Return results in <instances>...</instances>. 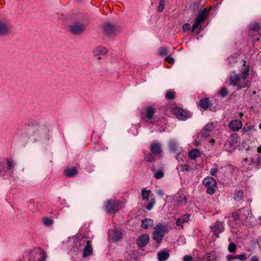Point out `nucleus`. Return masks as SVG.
<instances>
[{
	"instance_id": "nucleus-36",
	"label": "nucleus",
	"mask_w": 261,
	"mask_h": 261,
	"mask_svg": "<svg viewBox=\"0 0 261 261\" xmlns=\"http://www.w3.org/2000/svg\"><path fill=\"white\" fill-rule=\"evenodd\" d=\"M169 53L168 50L166 47H161L159 49L158 54L161 56H165Z\"/></svg>"
},
{
	"instance_id": "nucleus-64",
	"label": "nucleus",
	"mask_w": 261,
	"mask_h": 261,
	"mask_svg": "<svg viewBox=\"0 0 261 261\" xmlns=\"http://www.w3.org/2000/svg\"><path fill=\"white\" fill-rule=\"evenodd\" d=\"M195 261H201V257L198 258L196 260H195Z\"/></svg>"
},
{
	"instance_id": "nucleus-57",
	"label": "nucleus",
	"mask_w": 261,
	"mask_h": 261,
	"mask_svg": "<svg viewBox=\"0 0 261 261\" xmlns=\"http://www.w3.org/2000/svg\"><path fill=\"white\" fill-rule=\"evenodd\" d=\"M226 259L228 261H230V260H232L233 259H235V255H231V254H228V255H227L226 256Z\"/></svg>"
},
{
	"instance_id": "nucleus-45",
	"label": "nucleus",
	"mask_w": 261,
	"mask_h": 261,
	"mask_svg": "<svg viewBox=\"0 0 261 261\" xmlns=\"http://www.w3.org/2000/svg\"><path fill=\"white\" fill-rule=\"evenodd\" d=\"M250 29L251 31H258L261 29V26L259 23H255L251 25Z\"/></svg>"
},
{
	"instance_id": "nucleus-42",
	"label": "nucleus",
	"mask_w": 261,
	"mask_h": 261,
	"mask_svg": "<svg viewBox=\"0 0 261 261\" xmlns=\"http://www.w3.org/2000/svg\"><path fill=\"white\" fill-rule=\"evenodd\" d=\"M42 222H43V224L47 226H49L51 225L54 222L53 219H50L48 217L43 218L42 219Z\"/></svg>"
},
{
	"instance_id": "nucleus-25",
	"label": "nucleus",
	"mask_w": 261,
	"mask_h": 261,
	"mask_svg": "<svg viewBox=\"0 0 261 261\" xmlns=\"http://www.w3.org/2000/svg\"><path fill=\"white\" fill-rule=\"evenodd\" d=\"M154 228L155 229L154 231H157L159 233H161L165 235L167 229V225H163L161 223H159L156 225Z\"/></svg>"
},
{
	"instance_id": "nucleus-13",
	"label": "nucleus",
	"mask_w": 261,
	"mask_h": 261,
	"mask_svg": "<svg viewBox=\"0 0 261 261\" xmlns=\"http://www.w3.org/2000/svg\"><path fill=\"white\" fill-rule=\"evenodd\" d=\"M149 240V236L147 233L139 236L136 240V244L139 248H143L146 246Z\"/></svg>"
},
{
	"instance_id": "nucleus-62",
	"label": "nucleus",
	"mask_w": 261,
	"mask_h": 261,
	"mask_svg": "<svg viewBox=\"0 0 261 261\" xmlns=\"http://www.w3.org/2000/svg\"><path fill=\"white\" fill-rule=\"evenodd\" d=\"M255 163V161L253 159H251V163H250L249 164L250 165H253Z\"/></svg>"
},
{
	"instance_id": "nucleus-3",
	"label": "nucleus",
	"mask_w": 261,
	"mask_h": 261,
	"mask_svg": "<svg viewBox=\"0 0 261 261\" xmlns=\"http://www.w3.org/2000/svg\"><path fill=\"white\" fill-rule=\"evenodd\" d=\"M89 23L87 16L80 17L69 25V31L74 35H81L85 32Z\"/></svg>"
},
{
	"instance_id": "nucleus-23",
	"label": "nucleus",
	"mask_w": 261,
	"mask_h": 261,
	"mask_svg": "<svg viewBox=\"0 0 261 261\" xmlns=\"http://www.w3.org/2000/svg\"><path fill=\"white\" fill-rule=\"evenodd\" d=\"M153 225V220L150 218H146L141 221V227L145 229L151 228Z\"/></svg>"
},
{
	"instance_id": "nucleus-53",
	"label": "nucleus",
	"mask_w": 261,
	"mask_h": 261,
	"mask_svg": "<svg viewBox=\"0 0 261 261\" xmlns=\"http://www.w3.org/2000/svg\"><path fill=\"white\" fill-rule=\"evenodd\" d=\"M183 261H193V257L190 255H185L183 257Z\"/></svg>"
},
{
	"instance_id": "nucleus-31",
	"label": "nucleus",
	"mask_w": 261,
	"mask_h": 261,
	"mask_svg": "<svg viewBox=\"0 0 261 261\" xmlns=\"http://www.w3.org/2000/svg\"><path fill=\"white\" fill-rule=\"evenodd\" d=\"M122 237V233L119 230H116L112 237V240L116 242L120 240Z\"/></svg>"
},
{
	"instance_id": "nucleus-2",
	"label": "nucleus",
	"mask_w": 261,
	"mask_h": 261,
	"mask_svg": "<svg viewBox=\"0 0 261 261\" xmlns=\"http://www.w3.org/2000/svg\"><path fill=\"white\" fill-rule=\"evenodd\" d=\"M250 69L249 66L244 67L241 71V73L239 74L235 71L230 73L229 76V85L238 87V89H241L248 86V83L246 81Z\"/></svg>"
},
{
	"instance_id": "nucleus-24",
	"label": "nucleus",
	"mask_w": 261,
	"mask_h": 261,
	"mask_svg": "<svg viewBox=\"0 0 261 261\" xmlns=\"http://www.w3.org/2000/svg\"><path fill=\"white\" fill-rule=\"evenodd\" d=\"M216 258V255L215 252L212 251L207 253L203 257H201V261H213Z\"/></svg>"
},
{
	"instance_id": "nucleus-48",
	"label": "nucleus",
	"mask_w": 261,
	"mask_h": 261,
	"mask_svg": "<svg viewBox=\"0 0 261 261\" xmlns=\"http://www.w3.org/2000/svg\"><path fill=\"white\" fill-rule=\"evenodd\" d=\"M238 211H243L245 213L244 215L246 217V218H247L248 216L249 215V210L248 207H244L242 208H240L238 210Z\"/></svg>"
},
{
	"instance_id": "nucleus-43",
	"label": "nucleus",
	"mask_w": 261,
	"mask_h": 261,
	"mask_svg": "<svg viewBox=\"0 0 261 261\" xmlns=\"http://www.w3.org/2000/svg\"><path fill=\"white\" fill-rule=\"evenodd\" d=\"M237 249V246L235 243L231 242L229 243L228 247V250L230 253H234Z\"/></svg>"
},
{
	"instance_id": "nucleus-63",
	"label": "nucleus",
	"mask_w": 261,
	"mask_h": 261,
	"mask_svg": "<svg viewBox=\"0 0 261 261\" xmlns=\"http://www.w3.org/2000/svg\"><path fill=\"white\" fill-rule=\"evenodd\" d=\"M215 140H214V139H212L210 141V143H212V144H213V143H215Z\"/></svg>"
},
{
	"instance_id": "nucleus-35",
	"label": "nucleus",
	"mask_w": 261,
	"mask_h": 261,
	"mask_svg": "<svg viewBox=\"0 0 261 261\" xmlns=\"http://www.w3.org/2000/svg\"><path fill=\"white\" fill-rule=\"evenodd\" d=\"M218 94L221 97H225L228 95V91L226 87H222L220 89Z\"/></svg>"
},
{
	"instance_id": "nucleus-12",
	"label": "nucleus",
	"mask_w": 261,
	"mask_h": 261,
	"mask_svg": "<svg viewBox=\"0 0 261 261\" xmlns=\"http://www.w3.org/2000/svg\"><path fill=\"white\" fill-rule=\"evenodd\" d=\"M102 29L105 34L108 36L115 34V32L117 31L116 26L110 22L105 23L103 25Z\"/></svg>"
},
{
	"instance_id": "nucleus-14",
	"label": "nucleus",
	"mask_w": 261,
	"mask_h": 261,
	"mask_svg": "<svg viewBox=\"0 0 261 261\" xmlns=\"http://www.w3.org/2000/svg\"><path fill=\"white\" fill-rule=\"evenodd\" d=\"M155 112V109L152 107H147L144 108L141 112V116L142 118L145 117L149 120L153 118V115Z\"/></svg>"
},
{
	"instance_id": "nucleus-7",
	"label": "nucleus",
	"mask_w": 261,
	"mask_h": 261,
	"mask_svg": "<svg viewBox=\"0 0 261 261\" xmlns=\"http://www.w3.org/2000/svg\"><path fill=\"white\" fill-rule=\"evenodd\" d=\"M119 205L116 200L110 199L105 202V210L109 214H115L118 211Z\"/></svg>"
},
{
	"instance_id": "nucleus-54",
	"label": "nucleus",
	"mask_w": 261,
	"mask_h": 261,
	"mask_svg": "<svg viewBox=\"0 0 261 261\" xmlns=\"http://www.w3.org/2000/svg\"><path fill=\"white\" fill-rule=\"evenodd\" d=\"M165 61L170 64H173L174 62V59L170 56L167 57L165 59Z\"/></svg>"
},
{
	"instance_id": "nucleus-30",
	"label": "nucleus",
	"mask_w": 261,
	"mask_h": 261,
	"mask_svg": "<svg viewBox=\"0 0 261 261\" xmlns=\"http://www.w3.org/2000/svg\"><path fill=\"white\" fill-rule=\"evenodd\" d=\"M253 125H248L247 124L245 125L241 130V132L243 134H246L251 132H254L256 129Z\"/></svg>"
},
{
	"instance_id": "nucleus-44",
	"label": "nucleus",
	"mask_w": 261,
	"mask_h": 261,
	"mask_svg": "<svg viewBox=\"0 0 261 261\" xmlns=\"http://www.w3.org/2000/svg\"><path fill=\"white\" fill-rule=\"evenodd\" d=\"M169 149L172 152H176L177 150V145L174 142H171L169 144Z\"/></svg>"
},
{
	"instance_id": "nucleus-11",
	"label": "nucleus",
	"mask_w": 261,
	"mask_h": 261,
	"mask_svg": "<svg viewBox=\"0 0 261 261\" xmlns=\"http://www.w3.org/2000/svg\"><path fill=\"white\" fill-rule=\"evenodd\" d=\"M10 24L5 20L0 19V36L3 37L10 33Z\"/></svg>"
},
{
	"instance_id": "nucleus-4",
	"label": "nucleus",
	"mask_w": 261,
	"mask_h": 261,
	"mask_svg": "<svg viewBox=\"0 0 261 261\" xmlns=\"http://www.w3.org/2000/svg\"><path fill=\"white\" fill-rule=\"evenodd\" d=\"M209 13V11L206 8L201 10L195 19L192 25V32L198 34L201 29V23L206 19Z\"/></svg>"
},
{
	"instance_id": "nucleus-39",
	"label": "nucleus",
	"mask_w": 261,
	"mask_h": 261,
	"mask_svg": "<svg viewBox=\"0 0 261 261\" xmlns=\"http://www.w3.org/2000/svg\"><path fill=\"white\" fill-rule=\"evenodd\" d=\"M215 124L213 122H210L206 124L204 127V129H205L206 130L209 132L210 133L212 132L214 129L215 128Z\"/></svg>"
},
{
	"instance_id": "nucleus-5",
	"label": "nucleus",
	"mask_w": 261,
	"mask_h": 261,
	"mask_svg": "<svg viewBox=\"0 0 261 261\" xmlns=\"http://www.w3.org/2000/svg\"><path fill=\"white\" fill-rule=\"evenodd\" d=\"M29 255V261H44L46 257L45 252L39 247L31 250Z\"/></svg>"
},
{
	"instance_id": "nucleus-17",
	"label": "nucleus",
	"mask_w": 261,
	"mask_h": 261,
	"mask_svg": "<svg viewBox=\"0 0 261 261\" xmlns=\"http://www.w3.org/2000/svg\"><path fill=\"white\" fill-rule=\"evenodd\" d=\"M175 114L176 118L180 120H186L188 118V114L187 111L181 108H177L175 110Z\"/></svg>"
},
{
	"instance_id": "nucleus-21",
	"label": "nucleus",
	"mask_w": 261,
	"mask_h": 261,
	"mask_svg": "<svg viewBox=\"0 0 261 261\" xmlns=\"http://www.w3.org/2000/svg\"><path fill=\"white\" fill-rule=\"evenodd\" d=\"M190 214L186 213L181 216V217L176 219V225L177 226H182V224L188 222L190 220Z\"/></svg>"
},
{
	"instance_id": "nucleus-32",
	"label": "nucleus",
	"mask_w": 261,
	"mask_h": 261,
	"mask_svg": "<svg viewBox=\"0 0 261 261\" xmlns=\"http://www.w3.org/2000/svg\"><path fill=\"white\" fill-rule=\"evenodd\" d=\"M244 196V192L242 190H238L236 191L234 195V199L235 200L239 201Z\"/></svg>"
},
{
	"instance_id": "nucleus-49",
	"label": "nucleus",
	"mask_w": 261,
	"mask_h": 261,
	"mask_svg": "<svg viewBox=\"0 0 261 261\" xmlns=\"http://www.w3.org/2000/svg\"><path fill=\"white\" fill-rule=\"evenodd\" d=\"M246 256L244 253L235 255V259H239L242 261H244L246 259Z\"/></svg>"
},
{
	"instance_id": "nucleus-46",
	"label": "nucleus",
	"mask_w": 261,
	"mask_h": 261,
	"mask_svg": "<svg viewBox=\"0 0 261 261\" xmlns=\"http://www.w3.org/2000/svg\"><path fill=\"white\" fill-rule=\"evenodd\" d=\"M200 135L203 138H207L210 137V132L203 128L200 133Z\"/></svg>"
},
{
	"instance_id": "nucleus-47",
	"label": "nucleus",
	"mask_w": 261,
	"mask_h": 261,
	"mask_svg": "<svg viewBox=\"0 0 261 261\" xmlns=\"http://www.w3.org/2000/svg\"><path fill=\"white\" fill-rule=\"evenodd\" d=\"M180 167L181 171H188L190 169V165L188 164H181L180 165Z\"/></svg>"
},
{
	"instance_id": "nucleus-28",
	"label": "nucleus",
	"mask_w": 261,
	"mask_h": 261,
	"mask_svg": "<svg viewBox=\"0 0 261 261\" xmlns=\"http://www.w3.org/2000/svg\"><path fill=\"white\" fill-rule=\"evenodd\" d=\"M189 157L191 160H195L200 156V152L197 149H193L189 151Z\"/></svg>"
},
{
	"instance_id": "nucleus-8",
	"label": "nucleus",
	"mask_w": 261,
	"mask_h": 261,
	"mask_svg": "<svg viewBox=\"0 0 261 261\" xmlns=\"http://www.w3.org/2000/svg\"><path fill=\"white\" fill-rule=\"evenodd\" d=\"M87 240L85 239H76L74 240L73 244V247L71 250L76 255L78 253L80 252L86 245Z\"/></svg>"
},
{
	"instance_id": "nucleus-26",
	"label": "nucleus",
	"mask_w": 261,
	"mask_h": 261,
	"mask_svg": "<svg viewBox=\"0 0 261 261\" xmlns=\"http://www.w3.org/2000/svg\"><path fill=\"white\" fill-rule=\"evenodd\" d=\"M174 205H179L182 201H185V203H187V198L184 194H181L178 196H175L173 198Z\"/></svg>"
},
{
	"instance_id": "nucleus-41",
	"label": "nucleus",
	"mask_w": 261,
	"mask_h": 261,
	"mask_svg": "<svg viewBox=\"0 0 261 261\" xmlns=\"http://www.w3.org/2000/svg\"><path fill=\"white\" fill-rule=\"evenodd\" d=\"M166 4L165 0H159V7L158 11L161 13L163 11Z\"/></svg>"
},
{
	"instance_id": "nucleus-50",
	"label": "nucleus",
	"mask_w": 261,
	"mask_h": 261,
	"mask_svg": "<svg viewBox=\"0 0 261 261\" xmlns=\"http://www.w3.org/2000/svg\"><path fill=\"white\" fill-rule=\"evenodd\" d=\"M154 176L156 179H161L163 178L164 176V172L162 171H158L157 172L155 173Z\"/></svg>"
},
{
	"instance_id": "nucleus-61",
	"label": "nucleus",
	"mask_w": 261,
	"mask_h": 261,
	"mask_svg": "<svg viewBox=\"0 0 261 261\" xmlns=\"http://www.w3.org/2000/svg\"><path fill=\"white\" fill-rule=\"evenodd\" d=\"M257 151L259 153H261V146H259V147H257Z\"/></svg>"
},
{
	"instance_id": "nucleus-33",
	"label": "nucleus",
	"mask_w": 261,
	"mask_h": 261,
	"mask_svg": "<svg viewBox=\"0 0 261 261\" xmlns=\"http://www.w3.org/2000/svg\"><path fill=\"white\" fill-rule=\"evenodd\" d=\"M150 193L151 191L150 190H146L145 188H143L141 191V195L143 200L148 199Z\"/></svg>"
},
{
	"instance_id": "nucleus-19",
	"label": "nucleus",
	"mask_w": 261,
	"mask_h": 261,
	"mask_svg": "<svg viewBox=\"0 0 261 261\" xmlns=\"http://www.w3.org/2000/svg\"><path fill=\"white\" fill-rule=\"evenodd\" d=\"M169 257V250L165 248L158 252V259L159 261H165Z\"/></svg>"
},
{
	"instance_id": "nucleus-1",
	"label": "nucleus",
	"mask_w": 261,
	"mask_h": 261,
	"mask_svg": "<svg viewBox=\"0 0 261 261\" xmlns=\"http://www.w3.org/2000/svg\"><path fill=\"white\" fill-rule=\"evenodd\" d=\"M23 134L25 135L32 141H36L43 135H46V128L38 123H30L25 124L22 128Z\"/></svg>"
},
{
	"instance_id": "nucleus-40",
	"label": "nucleus",
	"mask_w": 261,
	"mask_h": 261,
	"mask_svg": "<svg viewBox=\"0 0 261 261\" xmlns=\"http://www.w3.org/2000/svg\"><path fill=\"white\" fill-rule=\"evenodd\" d=\"M175 97V93L173 91H168L166 95H165V98L169 100H173Z\"/></svg>"
},
{
	"instance_id": "nucleus-59",
	"label": "nucleus",
	"mask_w": 261,
	"mask_h": 261,
	"mask_svg": "<svg viewBox=\"0 0 261 261\" xmlns=\"http://www.w3.org/2000/svg\"><path fill=\"white\" fill-rule=\"evenodd\" d=\"M256 164L258 166H261V154H257V160L256 162Z\"/></svg>"
},
{
	"instance_id": "nucleus-29",
	"label": "nucleus",
	"mask_w": 261,
	"mask_h": 261,
	"mask_svg": "<svg viewBox=\"0 0 261 261\" xmlns=\"http://www.w3.org/2000/svg\"><path fill=\"white\" fill-rule=\"evenodd\" d=\"M15 163L14 161L11 158H8L6 159V166L5 167L6 170H5V172H7V171L11 170L12 169L14 166Z\"/></svg>"
},
{
	"instance_id": "nucleus-52",
	"label": "nucleus",
	"mask_w": 261,
	"mask_h": 261,
	"mask_svg": "<svg viewBox=\"0 0 261 261\" xmlns=\"http://www.w3.org/2000/svg\"><path fill=\"white\" fill-rule=\"evenodd\" d=\"M231 216L233 221L239 220L240 218V215L237 213H232Z\"/></svg>"
},
{
	"instance_id": "nucleus-58",
	"label": "nucleus",
	"mask_w": 261,
	"mask_h": 261,
	"mask_svg": "<svg viewBox=\"0 0 261 261\" xmlns=\"http://www.w3.org/2000/svg\"><path fill=\"white\" fill-rule=\"evenodd\" d=\"M5 170L4 164L2 162H0V173L5 171Z\"/></svg>"
},
{
	"instance_id": "nucleus-15",
	"label": "nucleus",
	"mask_w": 261,
	"mask_h": 261,
	"mask_svg": "<svg viewBox=\"0 0 261 261\" xmlns=\"http://www.w3.org/2000/svg\"><path fill=\"white\" fill-rule=\"evenodd\" d=\"M64 173L68 178L74 177L77 175L78 170L76 167L71 166L64 169Z\"/></svg>"
},
{
	"instance_id": "nucleus-60",
	"label": "nucleus",
	"mask_w": 261,
	"mask_h": 261,
	"mask_svg": "<svg viewBox=\"0 0 261 261\" xmlns=\"http://www.w3.org/2000/svg\"><path fill=\"white\" fill-rule=\"evenodd\" d=\"M250 261H259L256 256L253 255L251 257Z\"/></svg>"
},
{
	"instance_id": "nucleus-34",
	"label": "nucleus",
	"mask_w": 261,
	"mask_h": 261,
	"mask_svg": "<svg viewBox=\"0 0 261 261\" xmlns=\"http://www.w3.org/2000/svg\"><path fill=\"white\" fill-rule=\"evenodd\" d=\"M238 139V135L237 133H234L230 135V141L229 144L230 146H231L232 144L237 143Z\"/></svg>"
},
{
	"instance_id": "nucleus-20",
	"label": "nucleus",
	"mask_w": 261,
	"mask_h": 261,
	"mask_svg": "<svg viewBox=\"0 0 261 261\" xmlns=\"http://www.w3.org/2000/svg\"><path fill=\"white\" fill-rule=\"evenodd\" d=\"M86 244L83 249V256L84 257H86L89 256L93 251L91 241L90 240H87Z\"/></svg>"
},
{
	"instance_id": "nucleus-51",
	"label": "nucleus",
	"mask_w": 261,
	"mask_h": 261,
	"mask_svg": "<svg viewBox=\"0 0 261 261\" xmlns=\"http://www.w3.org/2000/svg\"><path fill=\"white\" fill-rule=\"evenodd\" d=\"M191 29V25L188 23H185L182 25V30L184 32H186L189 31Z\"/></svg>"
},
{
	"instance_id": "nucleus-18",
	"label": "nucleus",
	"mask_w": 261,
	"mask_h": 261,
	"mask_svg": "<svg viewBox=\"0 0 261 261\" xmlns=\"http://www.w3.org/2000/svg\"><path fill=\"white\" fill-rule=\"evenodd\" d=\"M150 152L153 153L155 155H160L162 152V150L161 148V146L160 143L153 141L151 144L150 147Z\"/></svg>"
},
{
	"instance_id": "nucleus-10",
	"label": "nucleus",
	"mask_w": 261,
	"mask_h": 261,
	"mask_svg": "<svg viewBox=\"0 0 261 261\" xmlns=\"http://www.w3.org/2000/svg\"><path fill=\"white\" fill-rule=\"evenodd\" d=\"M210 228L216 238H219V233L223 232L225 229L224 223L219 221H217Z\"/></svg>"
},
{
	"instance_id": "nucleus-27",
	"label": "nucleus",
	"mask_w": 261,
	"mask_h": 261,
	"mask_svg": "<svg viewBox=\"0 0 261 261\" xmlns=\"http://www.w3.org/2000/svg\"><path fill=\"white\" fill-rule=\"evenodd\" d=\"M164 237V234H162L161 233H159L157 231H154L152 232V238L154 240H155L158 243L159 245L160 244V243L162 241Z\"/></svg>"
},
{
	"instance_id": "nucleus-56",
	"label": "nucleus",
	"mask_w": 261,
	"mask_h": 261,
	"mask_svg": "<svg viewBox=\"0 0 261 261\" xmlns=\"http://www.w3.org/2000/svg\"><path fill=\"white\" fill-rule=\"evenodd\" d=\"M156 193L161 197H162L164 195V192L163 189H159L157 191Z\"/></svg>"
},
{
	"instance_id": "nucleus-22",
	"label": "nucleus",
	"mask_w": 261,
	"mask_h": 261,
	"mask_svg": "<svg viewBox=\"0 0 261 261\" xmlns=\"http://www.w3.org/2000/svg\"><path fill=\"white\" fill-rule=\"evenodd\" d=\"M107 52L106 48L100 46L95 47L92 51L93 55L95 57L105 55Z\"/></svg>"
},
{
	"instance_id": "nucleus-9",
	"label": "nucleus",
	"mask_w": 261,
	"mask_h": 261,
	"mask_svg": "<svg viewBox=\"0 0 261 261\" xmlns=\"http://www.w3.org/2000/svg\"><path fill=\"white\" fill-rule=\"evenodd\" d=\"M199 105L202 109H208L211 111L216 112L218 108L216 106H213L210 102L209 98H202L199 100Z\"/></svg>"
},
{
	"instance_id": "nucleus-16",
	"label": "nucleus",
	"mask_w": 261,
	"mask_h": 261,
	"mask_svg": "<svg viewBox=\"0 0 261 261\" xmlns=\"http://www.w3.org/2000/svg\"><path fill=\"white\" fill-rule=\"evenodd\" d=\"M242 127V121L239 119L231 120L228 124L229 128L233 132L238 131Z\"/></svg>"
},
{
	"instance_id": "nucleus-55",
	"label": "nucleus",
	"mask_w": 261,
	"mask_h": 261,
	"mask_svg": "<svg viewBox=\"0 0 261 261\" xmlns=\"http://www.w3.org/2000/svg\"><path fill=\"white\" fill-rule=\"evenodd\" d=\"M218 172L217 168H213L210 170V174L212 176H215L216 175V173Z\"/></svg>"
},
{
	"instance_id": "nucleus-38",
	"label": "nucleus",
	"mask_w": 261,
	"mask_h": 261,
	"mask_svg": "<svg viewBox=\"0 0 261 261\" xmlns=\"http://www.w3.org/2000/svg\"><path fill=\"white\" fill-rule=\"evenodd\" d=\"M155 204V198L154 197L151 198L149 202L147 205L146 208L148 211H150Z\"/></svg>"
},
{
	"instance_id": "nucleus-37",
	"label": "nucleus",
	"mask_w": 261,
	"mask_h": 261,
	"mask_svg": "<svg viewBox=\"0 0 261 261\" xmlns=\"http://www.w3.org/2000/svg\"><path fill=\"white\" fill-rule=\"evenodd\" d=\"M156 155L153 154V153L150 152L145 157V160L147 162L151 163L155 161V156Z\"/></svg>"
},
{
	"instance_id": "nucleus-6",
	"label": "nucleus",
	"mask_w": 261,
	"mask_h": 261,
	"mask_svg": "<svg viewBox=\"0 0 261 261\" xmlns=\"http://www.w3.org/2000/svg\"><path fill=\"white\" fill-rule=\"evenodd\" d=\"M202 184L206 187L207 194L213 195L216 191L217 182L212 177L208 176L202 180Z\"/></svg>"
}]
</instances>
